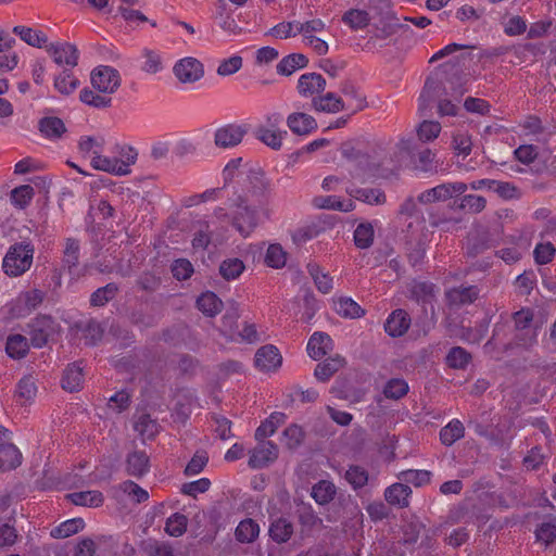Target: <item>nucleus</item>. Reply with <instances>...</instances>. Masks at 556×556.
Returning <instances> with one entry per match:
<instances>
[{
  "label": "nucleus",
  "mask_w": 556,
  "mask_h": 556,
  "mask_svg": "<svg viewBox=\"0 0 556 556\" xmlns=\"http://www.w3.org/2000/svg\"><path fill=\"white\" fill-rule=\"evenodd\" d=\"M344 477L354 490L365 486L368 482L367 470L358 465L350 466Z\"/></svg>",
  "instance_id": "nucleus-50"
},
{
  "label": "nucleus",
  "mask_w": 556,
  "mask_h": 556,
  "mask_svg": "<svg viewBox=\"0 0 556 556\" xmlns=\"http://www.w3.org/2000/svg\"><path fill=\"white\" fill-rule=\"evenodd\" d=\"M342 155L364 172H375L393 162L389 155V143L383 140L345 143L342 147Z\"/></svg>",
  "instance_id": "nucleus-1"
},
{
  "label": "nucleus",
  "mask_w": 556,
  "mask_h": 556,
  "mask_svg": "<svg viewBox=\"0 0 556 556\" xmlns=\"http://www.w3.org/2000/svg\"><path fill=\"white\" fill-rule=\"evenodd\" d=\"M286 421L283 413H273L261 426L255 430V439L257 441L265 440L267 437L273 435L277 428Z\"/></svg>",
  "instance_id": "nucleus-35"
},
{
  "label": "nucleus",
  "mask_w": 556,
  "mask_h": 556,
  "mask_svg": "<svg viewBox=\"0 0 556 556\" xmlns=\"http://www.w3.org/2000/svg\"><path fill=\"white\" fill-rule=\"evenodd\" d=\"M118 292V286L114 282H110L104 287H101L93 291L90 295V305L101 307L113 300Z\"/></svg>",
  "instance_id": "nucleus-44"
},
{
  "label": "nucleus",
  "mask_w": 556,
  "mask_h": 556,
  "mask_svg": "<svg viewBox=\"0 0 556 556\" xmlns=\"http://www.w3.org/2000/svg\"><path fill=\"white\" fill-rule=\"evenodd\" d=\"M445 296L450 306L459 307L475 302L479 296V290L476 286H460L447 290Z\"/></svg>",
  "instance_id": "nucleus-18"
},
{
  "label": "nucleus",
  "mask_w": 556,
  "mask_h": 556,
  "mask_svg": "<svg viewBox=\"0 0 556 556\" xmlns=\"http://www.w3.org/2000/svg\"><path fill=\"white\" fill-rule=\"evenodd\" d=\"M332 349V340L325 332H314L307 343V353L313 359H320Z\"/></svg>",
  "instance_id": "nucleus-21"
},
{
  "label": "nucleus",
  "mask_w": 556,
  "mask_h": 556,
  "mask_svg": "<svg viewBox=\"0 0 556 556\" xmlns=\"http://www.w3.org/2000/svg\"><path fill=\"white\" fill-rule=\"evenodd\" d=\"M471 361V354L462 346L452 348L446 357V365L453 369H465Z\"/></svg>",
  "instance_id": "nucleus-45"
},
{
  "label": "nucleus",
  "mask_w": 556,
  "mask_h": 556,
  "mask_svg": "<svg viewBox=\"0 0 556 556\" xmlns=\"http://www.w3.org/2000/svg\"><path fill=\"white\" fill-rule=\"evenodd\" d=\"M287 126L298 136H307L318 127L316 119L304 112H293L287 117Z\"/></svg>",
  "instance_id": "nucleus-15"
},
{
  "label": "nucleus",
  "mask_w": 556,
  "mask_h": 556,
  "mask_svg": "<svg viewBox=\"0 0 556 556\" xmlns=\"http://www.w3.org/2000/svg\"><path fill=\"white\" fill-rule=\"evenodd\" d=\"M375 230L371 223H361L354 230V243L358 249H369L374 243Z\"/></svg>",
  "instance_id": "nucleus-43"
},
{
  "label": "nucleus",
  "mask_w": 556,
  "mask_h": 556,
  "mask_svg": "<svg viewBox=\"0 0 556 556\" xmlns=\"http://www.w3.org/2000/svg\"><path fill=\"white\" fill-rule=\"evenodd\" d=\"M540 325H535L533 328H526L525 330H515L514 340L518 346L529 349L533 346L538 341V330Z\"/></svg>",
  "instance_id": "nucleus-62"
},
{
  "label": "nucleus",
  "mask_w": 556,
  "mask_h": 556,
  "mask_svg": "<svg viewBox=\"0 0 556 556\" xmlns=\"http://www.w3.org/2000/svg\"><path fill=\"white\" fill-rule=\"evenodd\" d=\"M268 532L274 542L278 544L286 543L293 533V526L286 518H278L270 523Z\"/></svg>",
  "instance_id": "nucleus-34"
},
{
  "label": "nucleus",
  "mask_w": 556,
  "mask_h": 556,
  "mask_svg": "<svg viewBox=\"0 0 556 556\" xmlns=\"http://www.w3.org/2000/svg\"><path fill=\"white\" fill-rule=\"evenodd\" d=\"M34 197V188L29 185H22L11 191V202L18 208H25Z\"/></svg>",
  "instance_id": "nucleus-54"
},
{
  "label": "nucleus",
  "mask_w": 556,
  "mask_h": 556,
  "mask_svg": "<svg viewBox=\"0 0 556 556\" xmlns=\"http://www.w3.org/2000/svg\"><path fill=\"white\" fill-rule=\"evenodd\" d=\"M254 363L260 370L271 371L281 366L282 356L276 346L268 344L257 350Z\"/></svg>",
  "instance_id": "nucleus-14"
},
{
  "label": "nucleus",
  "mask_w": 556,
  "mask_h": 556,
  "mask_svg": "<svg viewBox=\"0 0 556 556\" xmlns=\"http://www.w3.org/2000/svg\"><path fill=\"white\" fill-rule=\"evenodd\" d=\"M345 364V359L340 355L328 357L323 363H319L314 371V376L318 381H328L339 369Z\"/></svg>",
  "instance_id": "nucleus-25"
},
{
  "label": "nucleus",
  "mask_w": 556,
  "mask_h": 556,
  "mask_svg": "<svg viewBox=\"0 0 556 556\" xmlns=\"http://www.w3.org/2000/svg\"><path fill=\"white\" fill-rule=\"evenodd\" d=\"M197 307L206 316L214 317L223 308L222 300L213 292L202 293L197 300Z\"/></svg>",
  "instance_id": "nucleus-33"
},
{
  "label": "nucleus",
  "mask_w": 556,
  "mask_h": 556,
  "mask_svg": "<svg viewBox=\"0 0 556 556\" xmlns=\"http://www.w3.org/2000/svg\"><path fill=\"white\" fill-rule=\"evenodd\" d=\"M22 464V454L18 448L9 442L7 430L0 428V471L5 472L17 468Z\"/></svg>",
  "instance_id": "nucleus-12"
},
{
  "label": "nucleus",
  "mask_w": 556,
  "mask_h": 556,
  "mask_svg": "<svg viewBox=\"0 0 556 556\" xmlns=\"http://www.w3.org/2000/svg\"><path fill=\"white\" fill-rule=\"evenodd\" d=\"M37 393L36 380L31 375L24 376L16 386V396L21 403H27L35 399Z\"/></svg>",
  "instance_id": "nucleus-42"
},
{
  "label": "nucleus",
  "mask_w": 556,
  "mask_h": 556,
  "mask_svg": "<svg viewBox=\"0 0 556 556\" xmlns=\"http://www.w3.org/2000/svg\"><path fill=\"white\" fill-rule=\"evenodd\" d=\"M39 130L49 139H59L66 131V127L59 117H43L39 121Z\"/></svg>",
  "instance_id": "nucleus-38"
},
{
  "label": "nucleus",
  "mask_w": 556,
  "mask_h": 556,
  "mask_svg": "<svg viewBox=\"0 0 556 556\" xmlns=\"http://www.w3.org/2000/svg\"><path fill=\"white\" fill-rule=\"evenodd\" d=\"M457 210L466 211L470 214H478L486 206V200L482 195L465 194L454 202Z\"/></svg>",
  "instance_id": "nucleus-37"
},
{
  "label": "nucleus",
  "mask_w": 556,
  "mask_h": 556,
  "mask_svg": "<svg viewBox=\"0 0 556 556\" xmlns=\"http://www.w3.org/2000/svg\"><path fill=\"white\" fill-rule=\"evenodd\" d=\"M135 430L142 437L152 439L159 433V425L150 415L142 414L135 422Z\"/></svg>",
  "instance_id": "nucleus-51"
},
{
  "label": "nucleus",
  "mask_w": 556,
  "mask_h": 556,
  "mask_svg": "<svg viewBox=\"0 0 556 556\" xmlns=\"http://www.w3.org/2000/svg\"><path fill=\"white\" fill-rule=\"evenodd\" d=\"M408 391V383L402 378L390 379L383 388L384 396L391 400H400L404 397Z\"/></svg>",
  "instance_id": "nucleus-49"
},
{
  "label": "nucleus",
  "mask_w": 556,
  "mask_h": 556,
  "mask_svg": "<svg viewBox=\"0 0 556 556\" xmlns=\"http://www.w3.org/2000/svg\"><path fill=\"white\" fill-rule=\"evenodd\" d=\"M232 210L231 225L243 236L248 237L258 225V212L251 206L249 199L242 194L229 199Z\"/></svg>",
  "instance_id": "nucleus-2"
},
{
  "label": "nucleus",
  "mask_w": 556,
  "mask_h": 556,
  "mask_svg": "<svg viewBox=\"0 0 556 556\" xmlns=\"http://www.w3.org/2000/svg\"><path fill=\"white\" fill-rule=\"evenodd\" d=\"M79 242L74 238L66 239L64 251H63V267L67 269L72 276H79L78 264H79Z\"/></svg>",
  "instance_id": "nucleus-20"
},
{
  "label": "nucleus",
  "mask_w": 556,
  "mask_h": 556,
  "mask_svg": "<svg viewBox=\"0 0 556 556\" xmlns=\"http://www.w3.org/2000/svg\"><path fill=\"white\" fill-rule=\"evenodd\" d=\"M489 324L490 320L488 318L482 319L473 328L465 329L462 339L466 342L478 344L485 337Z\"/></svg>",
  "instance_id": "nucleus-59"
},
{
  "label": "nucleus",
  "mask_w": 556,
  "mask_h": 556,
  "mask_svg": "<svg viewBox=\"0 0 556 556\" xmlns=\"http://www.w3.org/2000/svg\"><path fill=\"white\" fill-rule=\"evenodd\" d=\"M312 108L317 112L338 113L344 109L343 100L333 92L312 99Z\"/></svg>",
  "instance_id": "nucleus-22"
},
{
  "label": "nucleus",
  "mask_w": 556,
  "mask_h": 556,
  "mask_svg": "<svg viewBox=\"0 0 556 556\" xmlns=\"http://www.w3.org/2000/svg\"><path fill=\"white\" fill-rule=\"evenodd\" d=\"M29 350L28 340L22 334H11L7 339L5 352L13 359H21L26 356Z\"/></svg>",
  "instance_id": "nucleus-31"
},
{
  "label": "nucleus",
  "mask_w": 556,
  "mask_h": 556,
  "mask_svg": "<svg viewBox=\"0 0 556 556\" xmlns=\"http://www.w3.org/2000/svg\"><path fill=\"white\" fill-rule=\"evenodd\" d=\"M341 92L353 101V112L361 111L366 106V98L353 83L344 81L341 86Z\"/></svg>",
  "instance_id": "nucleus-58"
},
{
  "label": "nucleus",
  "mask_w": 556,
  "mask_h": 556,
  "mask_svg": "<svg viewBox=\"0 0 556 556\" xmlns=\"http://www.w3.org/2000/svg\"><path fill=\"white\" fill-rule=\"evenodd\" d=\"M208 455L205 451H197L185 468L186 476L199 475L207 465Z\"/></svg>",
  "instance_id": "nucleus-64"
},
{
  "label": "nucleus",
  "mask_w": 556,
  "mask_h": 556,
  "mask_svg": "<svg viewBox=\"0 0 556 556\" xmlns=\"http://www.w3.org/2000/svg\"><path fill=\"white\" fill-rule=\"evenodd\" d=\"M28 336L34 348L45 346L59 332V324L49 315H39L28 324Z\"/></svg>",
  "instance_id": "nucleus-5"
},
{
  "label": "nucleus",
  "mask_w": 556,
  "mask_h": 556,
  "mask_svg": "<svg viewBox=\"0 0 556 556\" xmlns=\"http://www.w3.org/2000/svg\"><path fill=\"white\" fill-rule=\"evenodd\" d=\"M412 489L404 483H394L386 489L384 498L393 506L407 507L409 505V496Z\"/></svg>",
  "instance_id": "nucleus-23"
},
{
  "label": "nucleus",
  "mask_w": 556,
  "mask_h": 556,
  "mask_svg": "<svg viewBox=\"0 0 556 556\" xmlns=\"http://www.w3.org/2000/svg\"><path fill=\"white\" fill-rule=\"evenodd\" d=\"M187 522L185 515L176 513L166 520L165 532L170 536H180L187 530Z\"/></svg>",
  "instance_id": "nucleus-56"
},
{
  "label": "nucleus",
  "mask_w": 556,
  "mask_h": 556,
  "mask_svg": "<svg viewBox=\"0 0 556 556\" xmlns=\"http://www.w3.org/2000/svg\"><path fill=\"white\" fill-rule=\"evenodd\" d=\"M260 535V526L252 518L243 519L236 528L235 536L240 543H253Z\"/></svg>",
  "instance_id": "nucleus-26"
},
{
  "label": "nucleus",
  "mask_w": 556,
  "mask_h": 556,
  "mask_svg": "<svg viewBox=\"0 0 556 556\" xmlns=\"http://www.w3.org/2000/svg\"><path fill=\"white\" fill-rule=\"evenodd\" d=\"M441 132V125L439 122L424 121L417 128L418 139L422 142H429L438 138Z\"/></svg>",
  "instance_id": "nucleus-60"
},
{
  "label": "nucleus",
  "mask_w": 556,
  "mask_h": 556,
  "mask_svg": "<svg viewBox=\"0 0 556 556\" xmlns=\"http://www.w3.org/2000/svg\"><path fill=\"white\" fill-rule=\"evenodd\" d=\"M460 220L456 217L447 215L446 212L434 210L429 212V224L431 227L440 228L443 231H452L456 229Z\"/></svg>",
  "instance_id": "nucleus-39"
},
{
  "label": "nucleus",
  "mask_w": 556,
  "mask_h": 556,
  "mask_svg": "<svg viewBox=\"0 0 556 556\" xmlns=\"http://www.w3.org/2000/svg\"><path fill=\"white\" fill-rule=\"evenodd\" d=\"M465 435V427L458 419L451 420L440 430V441L445 446L453 445Z\"/></svg>",
  "instance_id": "nucleus-30"
},
{
  "label": "nucleus",
  "mask_w": 556,
  "mask_h": 556,
  "mask_svg": "<svg viewBox=\"0 0 556 556\" xmlns=\"http://www.w3.org/2000/svg\"><path fill=\"white\" fill-rule=\"evenodd\" d=\"M150 470V458L143 451H134L126 458V471L128 475L141 478Z\"/></svg>",
  "instance_id": "nucleus-19"
},
{
  "label": "nucleus",
  "mask_w": 556,
  "mask_h": 556,
  "mask_svg": "<svg viewBox=\"0 0 556 556\" xmlns=\"http://www.w3.org/2000/svg\"><path fill=\"white\" fill-rule=\"evenodd\" d=\"M326 88L325 78L317 73H306L298 80V91L303 97H317Z\"/></svg>",
  "instance_id": "nucleus-17"
},
{
  "label": "nucleus",
  "mask_w": 556,
  "mask_h": 556,
  "mask_svg": "<svg viewBox=\"0 0 556 556\" xmlns=\"http://www.w3.org/2000/svg\"><path fill=\"white\" fill-rule=\"evenodd\" d=\"M239 316L238 309L231 308L222 317L219 332L229 341H237Z\"/></svg>",
  "instance_id": "nucleus-32"
},
{
  "label": "nucleus",
  "mask_w": 556,
  "mask_h": 556,
  "mask_svg": "<svg viewBox=\"0 0 556 556\" xmlns=\"http://www.w3.org/2000/svg\"><path fill=\"white\" fill-rule=\"evenodd\" d=\"M247 128L239 124H226L214 131V144L218 149L238 147L247 135Z\"/></svg>",
  "instance_id": "nucleus-9"
},
{
  "label": "nucleus",
  "mask_w": 556,
  "mask_h": 556,
  "mask_svg": "<svg viewBox=\"0 0 556 556\" xmlns=\"http://www.w3.org/2000/svg\"><path fill=\"white\" fill-rule=\"evenodd\" d=\"M173 73L179 83L194 84L203 78L205 72L203 64L198 59L187 56L175 63Z\"/></svg>",
  "instance_id": "nucleus-8"
},
{
  "label": "nucleus",
  "mask_w": 556,
  "mask_h": 556,
  "mask_svg": "<svg viewBox=\"0 0 556 556\" xmlns=\"http://www.w3.org/2000/svg\"><path fill=\"white\" fill-rule=\"evenodd\" d=\"M342 21L352 29H362L369 23V16L366 11L351 9L344 13Z\"/></svg>",
  "instance_id": "nucleus-57"
},
{
  "label": "nucleus",
  "mask_w": 556,
  "mask_h": 556,
  "mask_svg": "<svg viewBox=\"0 0 556 556\" xmlns=\"http://www.w3.org/2000/svg\"><path fill=\"white\" fill-rule=\"evenodd\" d=\"M431 472L428 470L408 469L400 473V479L415 486H421L430 481Z\"/></svg>",
  "instance_id": "nucleus-63"
},
{
  "label": "nucleus",
  "mask_w": 556,
  "mask_h": 556,
  "mask_svg": "<svg viewBox=\"0 0 556 556\" xmlns=\"http://www.w3.org/2000/svg\"><path fill=\"white\" fill-rule=\"evenodd\" d=\"M425 530L424 525L418 520L406 521L402 526V536L400 542L404 545L412 547L418 541L421 532Z\"/></svg>",
  "instance_id": "nucleus-41"
},
{
  "label": "nucleus",
  "mask_w": 556,
  "mask_h": 556,
  "mask_svg": "<svg viewBox=\"0 0 556 556\" xmlns=\"http://www.w3.org/2000/svg\"><path fill=\"white\" fill-rule=\"evenodd\" d=\"M245 193L249 202H255L260 206L268 202L271 193V181L262 169H251L247 174Z\"/></svg>",
  "instance_id": "nucleus-4"
},
{
  "label": "nucleus",
  "mask_w": 556,
  "mask_h": 556,
  "mask_svg": "<svg viewBox=\"0 0 556 556\" xmlns=\"http://www.w3.org/2000/svg\"><path fill=\"white\" fill-rule=\"evenodd\" d=\"M91 165L94 169L103 170L116 176H121V166H118V159L108 157L101 155L100 149L93 151Z\"/></svg>",
  "instance_id": "nucleus-40"
},
{
  "label": "nucleus",
  "mask_w": 556,
  "mask_h": 556,
  "mask_svg": "<svg viewBox=\"0 0 556 556\" xmlns=\"http://www.w3.org/2000/svg\"><path fill=\"white\" fill-rule=\"evenodd\" d=\"M74 505L86 507H99L103 504L104 497L100 491H81L66 495Z\"/></svg>",
  "instance_id": "nucleus-28"
},
{
  "label": "nucleus",
  "mask_w": 556,
  "mask_h": 556,
  "mask_svg": "<svg viewBox=\"0 0 556 556\" xmlns=\"http://www.w3.org/2000/svg\"><path fill=\"white\" fill-rule=\"evenodd\" d=\"M336 495V486L332 482L321 480L312 489L313 498L320 505L328 504Z\"/></svg>",
  "instance_id": "nucleus-46"
},
{
  "label": "nucleus",
  "mask_w": 556,
  "mask_h": 556,
  "mask_svg": "<svg viewBox=\"0 0 556 556\" xmlns=\"http://www.w3.org/2000/svg\"><path fill=\"white\" fill-rule=\"evenodd\" d=\"M13 33L31 47L46 48L48 43V37L41 30H35L26 26H15Z\"/></svg>",
  "instance_id": "nucleus-29"
},
{
  "label": "nucleus",
  "mask_w": 556,
  "mask_h": 556,
  "mask_svg": "<svg viewBox=\"0 0 556 556\" xmlns=\"http://www.w3.org/2000/svg\"><path fill=\"white\" fill-rule=\"evenodd\" d=\"M308 59L302 53H292L281 59L277 64V73L283 76H290L296 70L307 65Z\"/></svg>",
  "instance_id": "nucleus-27"
},
{
  "label": "nucleus",
  "mask_w": 556,
  "mask_h": 556,
  "mask_svg": "<svg viewBox=\"0 0 556 556\" xmlns=\"http://www.w3.org/2000/svg\"><path fill=\"white\" fill-rule=\"evenodd\" d=\"M410 326V317L404 309L393 311L384 323L386 332L392 337H402L408 330Z\"/></svg>",
  "instance_id": "nucleus-16"
},
{
  "label": "nucleus",
  "mask_w": 556,
  "mask_h": 556,
  "mask_svg": "<svg viewBox=\"0 0 556 556\" xmlns=\"http://www.w3.org/2000/svg\"><path fill=\"white\" fill-rule=\"evenodd\" d=\"M307 270L320 292L329 293L331 291L332 278L328 274L323 273L317 264H308Z\"/></svg>",
  "instance_id": "nucleus-53"
},
{
  "label": "nucleus",
  "mask_w": 556,
  "mask_h": 556,
  "mask_svg": "<svg viewBox=\"0 0 556 556\" xmlns=\"http://www.w3.org/2000/svg\"><path fill=\"white\" fill-rule=\"evenodd\" d=\"M243 270L244 264L237 257L225 260L219 266L220 275L227 280L238 278Z\"/></svg>",
  "instance_id": "nucleus-55"
},
{
  "label": "nucleus",
  "mask_w": 556,
  "mask_h": 556,
  "mask_svg": "<svg viewBox=\"0 0 556 556\" xmlns=\"http://www.w3.org/2000/svg\"><path fill=\"white\" fill-rule=\"evenodd\" d=\"M79 86V80L70 70H64L54 79V88L62 94H71Z\"/></svg>",
  "instance_id": "nucleus-47"
},
{
  "label": "nucleus",
  "mask_w": 556,
  "mask_h": 556,
  "mask_svg": "<svg viewBox=\"0 0 556 556\" xmlns=\"http://www.w3.org/2000/svg\"><path fill=\"white\" fill-rule=\"evenodd\" d=\"M278 457V446L271 442L262 440L250 451L249 466L253 469H261L269 466Z\"/></svg>",
  "instance_id": "nucleus-11"
},
{
  "label": "nucleus",
  "mask_w": 556,
  "mask_h": 556,
  "mask_svg": "<svg viewBox=\"0 0 556 556\" xmlns=\"http://www.w3.org/2000/svg\"><path fill=\"white\" fill-rule=\"evenodd\" d=\"M79 99L83 103L96 109H106L112 105L111 94L96 92L89 88L80 90Z\"/></svg>",
  "instance_id": "nucleus-36"
},
{
  "label": "nucleus",
  "mask_w": 556,
  "mask_h": 556,
  "mask_svg": "<svg viewBox=\"0 0 556 556\" xmlns=\"http://www.w3.org/2000/svg\"><path fill=\"white\" fill-rule=\"evenodd\" d=\"M34 252V245L26 241L11 245L2 262L4 273L10 277L23 275L33 264Z\"/></svg>",
  "instance_id": "nucleus-3"
},
{
  "label": "nucleus",
  "mask_w": 556,
  "mask_h": 556,
  "mask_svg": "<svg viewBox=\"0 0 556 556\" xmlns=\"http://www.w3.org/2000/svg\"><path fill=\"white\" fill-rule=\"evenodd\" d=\"M468 190V186L462 181L444 182L422 191L417 201L424 205L444 202L455 195H462Z\"/></svg>",
  "instance_id": "nucleus-6"
},
{
  "label": "nucleus",
  "mask_w": 556,
  "mask_h": 556,
  "mask_svg": "<svg viewBox=\"0 0 556 556\" xmlns=\"http://www.w3.org/2000/svg\"><path fill=\"white\" fill-rule=\"evenodd\" d=\"M46 51L52 56L58 65L66 64L75 67L78 63V50L70 42L47 43Z\"/></svg>",
  "instance_id": "nucleus-13"
},
{
  "label": "nucleus",
  "mask_w": 556,
  "mask_h": 556,
  "mask_svg": "<svg viewBox=\"0 0 556 556\" xmlns=\"http://www.w3.org/2000/svg\"><path fill=\"white\" fill-rule=\"evenodd\" d=\"M84 528V521L80 518L70 519L61 523L51 531V535L58 539H65L76 534Z\"/></svg>",
  "instance_id": "nucleus-52"
},
{
  "label": "nucleus",
  "mask_w": 556,
  "mask_h": 556,
  "mask_svg": "<svg viewBox=\"0 0 556 556\" xmlns=\"http://www.w3.org/2000/svg\"><path fill=\"white\" fill-rule=\"evenodd\" d=\"M355 198L368 204H382L386 202V194L378 188H361L355 191Z\"/></svg>",
  "instance_id": "nucleus-61"
},
{
  "label": "nucleus",
  "mask_w": 556,
  "mask_h": 556,
  "mask_svg": "<svg viewBox=\"0 0 556 556\" xmlns=\"http://www.w3.org/2000/svg\"><path fill=\"white\" fill-rule=\"evenodd\" d=\"M267 122L270 127L260 126L255 130V137L261 142L266 144L273 150H280L282 147V140L287 136L286 130H276L274 129L281 122V116L278 113H275L268 116Z\"/></svg>",
  "instance_id": "nucleus-10"
},
{
  "label": "nucleus",
  "mask_w": 556,
  "mask_h": 556,
  "mask_svg": "<svg viewBox=\"0 0 556 556\" xmlns=\"http://www.w3.org/2000/svg\"><path fill=\"white\" fill-rule=\"evenodd\" d=\"M84 382L83 368L77 363L70 364L63 374L62 388L70 392H77L81 389Z\"/></svg>",
  "instance_id": "nucleus-24"
},
{
  "label": "nucleus",
  "mask_w": 556,
  "mask_h": 556,
  "mask_svg": "<svg viewBox=\"0 0 556 556\" xmlns=\"http://www.w3.org/2000/svg\"><path fill=\"white\" fill-rule=\"evenodd\" d=\"M336 312L349 318H359L364 315V309L352 299L342 298L334 303Z\"/></svg>",
  "instance_id": "nucleus-48"
},
{
  "label": "nucleus",
  "mask_w": 556,
  "mask_h": 556,
  "mask_svg": "<svg viewBox=\"0 0 556 556\" xmlns=\"http://www.w3.org/2000/svg\"><path fill=\"white\" fill-rule=\"evenodd\" d=\"M93 89L101 93L112 94L121 86V75L117 70L106 65L96 67L90 75Z\"/></svg>",
  "instance_id": "nucleus-7"
}]
</instances>
